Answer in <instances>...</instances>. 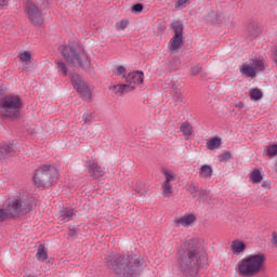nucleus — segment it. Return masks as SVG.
<instances>
[{
    "instance_id": "obj_1",
    "label": "nucleus",
    "mask_w": 277,
    "mask_h": 277,
    "mask_svg": "<svg viewBox=\"0 0 277 277\" xmlns=\"http://www.w3.org/2000/svg\"><path fill=\"white\" fill-rule=\"evenodd\" d=\"M207 259V251L202 240L198 238L186 240L180 246L175 259V268L182 276H198L202 261Z\"/></svg>"
},
{
    "instance_id": "obj_2",
    "label": "nucleus",
    "mask_w": 277,
    "mask_h": 277,
    "mask_svg": "<svg viewBox=\"0 0 277 277\" xmlns=\"http://www.w3.org/2000/svg\"><path fill=\"white\" fill-rule=\"evenodd\" d=\"M109 269L120 277H138L142 274L144 259L137 255H129V253L117 254L110 256L107 261Z\"/></svg>"
},
{
    "instance_id": "obj_3",
    "label": "nucleus",
    "mask_w": 277,
    "mask_h": 277,
    "mask_svg": "<svg viewBox=\"0 0 277 277\" xmlns=\"http://www.w3.org/2000/svg\"><path fill=\"white\" fill-rule=\"evenodd\" d=\"M239 276L252 277L261 274L265 267V255L263 253L252 254L243 258L237 264Z\"/></svg>"
},
{
    "instance_id": "obj_4",
    "label": "nucleus",
    "mask_w": 277,
    "mask_h": 277,
    "mask_svg": "<svg viewBox=\"0 0 277 277\" xmlns=\"http://www.w3.org/2000/svg\"><path fill=\"white\" fill-rule=\"evenodd\" d=\"M60 51L67 64H71L76 68H82V70H91L92 64L85 51L68 45H61Z\"/></svg>"
},
{
    "instance_id": "obj_5",
    "label": "nucleus",
    "mask_w": 277,
    "mask_h": 277,
    "mask_svg": "<svg viewBox=\"0 0 277 277\" xmlns=\"http://www.w3.org/2000/svg\"><path fill=\"white\" fill-rule=\"evenodd\" d=\"M23 101L18 95H5L0 100V116L2 118H16L21 115Z\"/></svg>"
},
{
    "instance_id": "obj_6",
    "label": "nucleus",
    "mask_w": 277,
    "mask_h": 277,
    "mask_svg": "<svg viewBox=\"0 0 277 277\" xmlns=\"http://www.w3.org/2000/svg\"><path fill=\"white\" fill-rule=\"evenodd\" d=\"M55 179H57V169L49 164L37 169L34 176L37 187H47V185H51Z\"/></svg>"
},
{
    "instance_id": "obj_7",
    "label": "nucleus",
    "mask_w": 277,
    "mask_h": 277,
    "mask_svg": "<svg viewBox=\"0 0 277 277\" xmlns=\"http://www.w3.org/2000/svg\"><path fill=\"white\" fill-rule=\"evenodd\" d=\"M25 12L27 13L28 21L35 27H40L44 23V14H42V9L38 8L34 2H27Z\"/></svg>"
},
{
    "instance_id": "obj_8",
    "label": "nucleus",
    "mask_w": 277,
    "mask_h": 277,
    "mask_svg": "<svg viewBox=\"0 0 277 277\" xmlns=\"http://www.w3.org/2000/svg\"><path fill=\"white\" fill-rule=\"evenodd\" d=\"M161 173L164 176V181L161 184L162 194L164 198H170V195L173 192L172 184L170 183H172L173 181H176V173H174V171L167 168L162 169Z\"/></svg>"
},
{
    "instance_id": "obj_9",
    "label": "nucleus",
    "mask_w": 277,
    "mask_h": 277,
    "mask_svg": "<svg viewBox=\"0 0 277 277\" xmlns=\"http://www.w3.org/2000/svg\"><path fill=\"white\" fill-rule=\"evenodd\" d=\"M71 83L75 90L81 94L83 101H90L92 98V92H90V88L88 84H85L79 75L71 76Z\"/></svg>"
},
{
    "instance_id": "obj_10",
    "label": "nucleus",
    "mask_w": 277,
    "mask_h": 277,
    "mask_svg": "<svg viewBox=\"0 0 277 277\" xmlns=\"http://www.w3.org/2000/svg\"><path fill=\"white\" fill-rule=\"evenodd\" d=\"M144 83V74L142 71H132L126 76V85L133 92L137 85Z\"/></svg>"
},
{
    "instance_id": "obj_11",
    "label": "nucleus",
    "mask_w": 277,
    "mask_h": 277,
    "mask_svg": "<svg viewBox=\"0 0 277 277\" xmlns=\"http://www.w3.org/2000/svg\"><path fill=\"white\" fill-rule=\"evenodd\" d=\"M16 215H18V201H9L6 209H0V222H5Z\"/></svg>"
},
{
    "instance_id": "obj_12",
    "label": "nucleus",
    "mask_w": 277,
    "mask_h": 277,
    "mask_svg": "<svg viewBox=\"0 0 277 277\" xmlns=\"http://www.w3.org/2000/svg\"><path fill=\"white\" fill-rule=\"evenodd\" d=\"M11 202H17V215L29 213L34 209V198L13 199Z\"/></svg>"
},
{
    "instance_id": "obj_13",
    "label": "nucleus",
    "mask_w": 277,
    "mask_h": 277,
    "mask_svg": "<svg viewBox=\"0 0 277 277\" xmlns=\"http://www.w3.org/2000/svg\"><path fill=\"white\" fill-rule=\"evenodd\" d=\"M89 174L92 179H101V176H105V168L101 167L97 162H92L89 166Z\"/></svg>"
},
{
    "instance_id": "obj_14",
    "label": "nucleus",
    "mask_w": 277,
    "mask_h": 277,
    "mask_svg": "<svg viewBox=\"0 0 277 277\" xmlns=\"http://www.w3.org/2000/svg\"><path fill=\"white\" fill-rule=\"evenodd\" d=\"M240 72L245 77H250L251 79H254V77H256V68H254L252 63H243L240 67Z\"/></svg>"
},
{
    "instance_id": "obj_15",
    "label": "nucleus",
    "mask_w": 277,
    "mask_h": 277,
    "mask_svg": "<svg viewBox=\"0 0 277 277\" xmlns=\"http://www.w3.org/2000/svg\"><path fill=\"white\" fill-rule=\"evenodd\" d=\"M174 222L177 226H184V228H187L196 222V216L194 214H185L181 219H176Z\"/></svg>"
},
{
    "instance_id": "obj_16",
    "label": "nucleus",
    "mask_w": 277,
    "mask_h": 277,
    "mask_svg": "<svg viewBox=\"0 0 277 277\" xmlns=\"http://www.w3.org/2000/svg\"><path fill=\"white\" fill-rule=\"evenodd\" d=\"M72 215H75V209L66 208L61 212L58 221L62 224H66V222H70V220H72Z\"/></svg>"
},
{
    "instance_id": "obj_17",
    "label": "nucleus",
    "mask_w": 277,
    "mask_h": 277,
    "mask_svg": "<svg viewBox=\"0 0 277 277\" xmlns=\"http://www.w3.org/2000/svg\"><path fill=\"white\" fill-rule=\"evenodd\" d=\"M181 44H183V37L174 35L169 42V49L170 51H179V49H181Z\"/></svg>"
},
{
    "instance_id": "obj_18",
    "label": "nucleus",
    "mask_w": 277,
    "mask_h": 277,
    "mask_svg": "<svg viewBox=\"0 0 277 277\" xmlns=\"http://www.w3.org/2000/svg\"><path fill=\"white\" fill-rule=\"evenodd\" d=\"M230 248L234 254H241L246 250V243L241 240H234Z\"/></svg>"
},
{
    "instance_id": "obj_19",
    "label": "nucleus",
    "mask_w": 277,
    "mask_h": 277,
    "mask_svg": "<svg viewBox=\"0 0 277 277\" xmlns=\"http://www.w3.org/2000/svg\"><path fill=\"white\" fill-rule=\"evenodd\" d=\"M14 155V147L12 145H3L0 147V159L12 157Z\"/></svg>"
},
{
    "instance_id": "obj_20",
    "label": "nucleus",
    "mask_w": 277,
    "mask_h": 277,
    "mask_svg": "<svg viewBox=\"0 0 277 277\" xmlns=\"http://www.w3.org/2000/svg\"><path fill=\"white\" fill-rule=\"evenodd\" d=\"M199 176L201 179H211V176H213V168H211V166L208 164L201 166Z\"/></svg>"
},
{
    "instance_id": "obj_21",
    "label": "nucleus",
    "mask_w": 277,
    "mask_h": 277,
    "mask_svg": "<svg viewBox=\"0 0 277 277\" xmlns=\"http://www.w3.org/2000/svg\"><path fill=\"white\" fill-rule=\"evenodd\" d=\"M206 146L209 150H215L222 146V140L220 137H212L207 141Z\"/></svg>"
},
{
    "instance_id": "obj_22",
    "label": "nucleus",
    "mask_w": 277,
    "mask_h": 277,
    "mask_svg": "<svg viewBox=\"0 0 277 277\" xmlns=\"http://www.w3.org/2000/svg\"><path fill=\"white\" fill-rule=\"evenodd\" d=\"M251 65L255 68V72H263L265 70V63L259 57L253 58Z\"/></svg>"
},
{
    "instance_id": "obj_23",
    "label": "nucleus",
    "mask_w": 277,
    "mask_h": 277,
    "mask_svg": "<svg viewBox=\"0 0 277 277\" xmlns=\"http://www.w3.org/2000/svg\"><path fill=\"white\" fill-rule=\"evenodd\" d=\"M38 261L44 262L47 259H49V254L47 253V248H44V245H40L36 254Z\"/></svg>"
},
{
    "instance_id": "obj_24",
    "label": "nucleus",
    "mask_w": 277,
    "mask_h": 277,
    "mask_svg": "<svg viewBox=\"0 0 277 277\" xmlns=\"http://www.w3.org/2000/svg\"><path fill=\"white\" fill-rule=\"evenodd\" d=\"M249 96L251 101H261L263 98V92H261V89L258 88L250 89Z\"/></svg>"
},
{
    "instance_id": "obj_25",
    "label": "nucleus",
    "mask_w": 277,
    "mask_h": 277,
    "mask_svg": "<svg viewBox=\"0 0 277 277\" xmlns=\"http://www.w3.org/2000/svg\"><path fill=\"white\" fill-rule=\"evenodd\" d=\"M113 92L115 94H127L131 91H130L129 87L127 85V83H123V84L114 85L113 87Z\"/></svg>"
},
{
    "instance_id": "obj_26",
    "label": "nucleus",
    "mask_w": 277,
    "mask_h": 277,
    "mask_svg": "<svg viewBox=\"0 0 277 277\" xmlns=\"http://www.w3.org/2000/svg\"><path fill=\"white\" fill-rule=\"evenodd\" d=\"M250 181L254 184L256 183H261V181H263V174L261 173V171H259V169H254L251 174H250Z\"/></svg>"
},
{
    "instance_id": "obj_27",
    "label": "nucleus",
    "mask_w": 277,
    "mask_h": 277,
    "mask_svg": "<svg viewBox=\"0 0 277 277\" xmlns=\"http://www.w3.org/2000/svg\"><path fill=\"white\" fill-rule=\"evenodd\" d=\"M173 101L175 103V105H177L179 107H181V105H183V93H181V90H175L173 93Z\"/></svg>"
},
{
    "instance_id": "obj_28",
    "label": "nucleus",
    "mask_w": 277,
    "mask_h": 277,
    "mask_svg": "<svg viewBox=\"0 0 277 277\" xmlns=\"http://www.w3.org/2000/svg\"><path fill=\"white\" fill-rule=\"evenodd\" d=\"M56 66L58 68V72H62L64 77L68 76V67L66 66V63L58 61L56 62Z\"/></svg>"
},
{
    "instance_id": "obj_29",
    "label": "nucleus",
    "mask_w": 277,
    "mask_h": 277,
    "mask_svg": "<svg viewBox=\"0 0 277 277\" xmlns=\"http://www.w3.org/2000/svg\"><path fill=\"white\" fill-rule=\"evenodd\" d=\"M180 129L183 132V135H192V124H189L188 122H183Z\"/></svg>"
},
{
    "instance_id": "obj_30",
    "label": "nucleus",
    "mask_w": 277,
    "mask_h": 277,
    "mask_svg": "<svg viewBox=\"0 0 277 277\" xmlns=\"http://www.w3.org/2000/svg\"><path fill=\"white\" fill-rule=\"evenodd\" d=\"M18 58L21 60V62H25V64H29V62H31V52L25 51L19 54Z\"/></svg>"
},
{
    "instance_id": "obj_31",
    "label": "nucleus",
    "mask_w": 277,
    "mask_h": 277,
    "mask_svg": "<svg viewBox=\"0 0 277 277\" xmlns=\"http://www.w3.org/2000/svg\"><path fill=\"white\" fill-rule=\"evenodd\" d=\"M173 29H174V36H180L183 37V24L175 22L173 24Z\"/></svg>"
},
{
    "instance_id": "obj_32",
    "label": "nucleus",
    "mask_w": 277,
    "mask_h": 277,
    "mask_svg": "<svg viewBox=\"0 0 277 277\" xmlns=\"http://www.w3.org/2000/svg\"><path fill=\"white\" fill-rule=\"evenodd\" d=\"M201 71H202V65L200 64L194 65L190 68V75L193 77H196V75H200Z\"/></svg>"
},
{
    "instance_id": "obj_33",
    "label": "nucleus",
    "mask_w": 277,
    "mask_h": 277,
    "mask_svg": "<svg viewBox=\"0 0 277 277\" xmlns=\"http://www.w3.org/2000/svg\"><path fill=\"white\" fill-rule=\"evenodd\" d=\"M39 10H47L49 8V0H36V4Z\"/></svg>"
},
{
    "instance_id": "obj_34",
    "label": "nucleus",
    "mask_w": 277,
    "mask_h": 277,
    "mask_svg": "<svg viewBox=\"0 0 277 277\" xmlns=\"http://www.w3.org/2000/svg\"><path fill=\"white\" fill-rule=\"evenodd\" d=\"M143 10H144V4L137 3V4H134V5L132 6L131 12H132L133 14H141V12H143Z\"/></svg>"
},
{
    "instance_id": "obj_35",
    "label": "nucleus",
    "mask_w": 277,
    "mask_h": 277,
    "mask_svg": "<svg viewBox=\"0 0 277 277\" xmlns=\"http://www.w3.org/2000/svg\"><path fill=\"white\" fill-rule=\"evenodd\" d=\"M267 155H268V157H276V155H277V145L268 146Z\"/></svg>"
},
{
    "instance_id": "obj_36",
    "label": "nucleus",
    "mask_w": 277,
    "mask_h": 277,
    "mask_svg": "<svg viewBox=\"0 0 277 277\" xmlns=\"http://www.w3.org/2000/svg\"><path fill=\"white\" fill-rule=\"evenodd\" d=\"M187 3H189V0H177L175 8L177 10H183V8H187Z\"/></svg>"
},
{
    "instance_id": "obj_37",
    "label": "nucleus",
    "mask_w": 277,
    "mask_h": 277,
    "mask_svg": "<svg viewBox=\"0 0 277 277\" xmlns=\"http://www.w3.org/2000/svg\"><path fill=\"white\" fill-rule=\"evenodd\" d=\"M127 27H129V19H121L117 29L124 31V29H127Z\"/></svg>"
},
{
    "instance_id": "obj_38",
    "label": "nucleus",
    "mask_w": 277,
    "mask_h": 277,
    "mask_svg": "<svg viewBox=\"0 0 277 277\" xmlns=\"http://www.w3.org/2000/svg\"><path fill=\"white\" fill-rule=\"evenodd\" d=\"M229 159H233V155L229 151H225L220 156V161H228Z\"/></svg>"
},
{
    "instance_id": "obj_39",
    "label": "nucleus",
    "mask_w": 277,
    "mask_h": 277,
    "mask_svg": "<svg viewBox=\"0 0 277 277\" xmlns=\"http://www.w3.org/2000/svg\"><path fill=\"white\" fill-rule=\"evenodd\" d=\"M124 72H127V68H124V66H118L116 68V75L120 76V75H124Z\"/></svg>"
},
{
    "instance_id": "obj_40",
    "label": "nucleus",
    "mask_w": 277,
    "mask_h": 277,
    "mask_svg": "<svg viewBox=\"0 0 277 277\" xmlns=\"http://www.w3.org/2000/svg\"><path fill=\"white\" fill-rule=\"evenodd\" d=\"M234 107H236L237 109H243L246 107V104H243V102L241 101H237L235 102Z\"/></svg>"
},
{
    "instance_id": "obj_41",
    "label": "nucleus",
    "mask_w": 277,
    "mask_h": 277,
    "mask_svg": "<svg viewBox=\"0 0 277 277\" xmlns=\"http://www.w3.org/2000/svg\"><path fill=\"white\" fill-rule=\"evenodd\" d=\"M83 120L85 123L90 122V120H92V114L90 113H85L83 116H82Z\"/></svg>"
},
{
    "instance_id": "obj_42",
    "label": "nucleus",
    "mask_w": 277,
    "mask_h": 277,
    "mask_svg": "<svg viewBox=\"0 0 277 277\" xmlns=\"http://www.w3.org/2000/svg\"><path fill=\"white\" fill-rule=\"evenodd\" d=\"M189 192L194 196V194H198V188L196 187V185L190 184L189 185Z\"/></svg>"
},
{
    "instance_id": "obj_43",
    "label": "nucleus",
    "mask_w": 277,
    "mask_h": 277,
    "mask_svg": "<svg viewBox=\"0 0 277 277\" xmlns=\"http://www.w3.org/2000/svg\"><path fill=\"white\" fill-rule=\"evenodd\" d=\"M8 0H0V10H5L8 6Z\"/></svg>"
},
{
    "instance_id": "obj_44",
    "label": "nucleus",
    "mask_w": 277,
    "mask_h": 277,
    "mask_svg": "<svg viewBox=\"0 0 277 277\" xmlns=\"http://www.w3.org/2000/svg\"><path fill=\"white\" fill-rule=\"evenodd\" d=\"M272 243L277 248V233H273Z\"/></svg>"
},
{
    "instance_id": "obj_45",
    "label": "nucleus",
    "mask_w": 277,
    "mask_h": 277,
    "mask_svg": "<svg viewBox=\"0 0 277 277\" xmlns=\"http://www.w3.org/2000/svg\"><path fill=\"white\" fill-rule=\"evenodd\" d=\"M272 185V183H269V181H264L262 183V187H264V189H269V186Z\"/></svg>"
}]
</instances>
